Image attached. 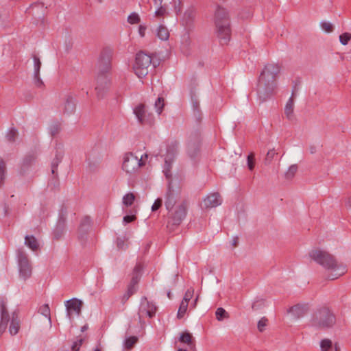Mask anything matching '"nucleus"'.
<instances>
[{
  "label": "nucleus",
  "instance_id": "nucleus-1",
  "mask_svg": "<svg viewBox=\"0 0 351 351\" xmlns=\"http://www.w3.org/2000/svg\"><path fill=\"white\" fill-rule=\"evenodd\" d=\"M308 256L311 261L326 269V277L329 280L337 279L347 271L346 265L343 263L338 262L332 254L326 250L313 248L308 252Z\"/></svg>",
  "mask_w": 351,
  "mask_h": 351
},
{
  "label": "nucleus",
  "instance_id": "nucleus-3",
  "mask_svg": "<svg viewBox=\"0 0 351 351\" xmlns=\"http://www.w3.org/2000/svg\"><path fill=\"white\" fill-rule=\"evenodd\" d=\"M147 159V154H144L138 158L132 152H127L123 157L122 169L130 176H135L139 173L141 167L145 165Z\"/></svg>",
  "mask_w": 351,
  "mask_h": 351
},
{
  "label": "nucleus",
  "instance_id": "nucleus-50",
  "mask_svg": "<svg viewBox=\"0 0 351 351\" xmlns=\"http://www.w3.org/2000/svg\"><path fill=\"white\" fill-rule=\"evenodd\" d=\"M238 242H239V239L238 238H234L232 241V245L233 247H235L237 246V244H238Z\"/></svg>",
  "mask_w": 351,
  "mask_h": 351
},
{
  "label": "nucleus",
  "instance_id": "nucleus-44",
  "mask_svg": "<svg viewBox=\"0 0 351 351\" xmlns=\"http://www.w3.org/2000/svg\"><path fill=\"white\" fill-rule=\"evenodd\" d=\"M162 199L160 198H158L155 202L154 203V204L152 205V211H156L158 209H159V208L162 205Z\"/></svg>",
  "mask_w": 351,
  "mask_h": 351
},
{
  "label": "nucleus",
  "instance_id": "nucleus-37",
  "mask_svg": "<svg viewBox=\"0 0 351 351\" xmlns=\"http://www.w3.org/2000/svg\"><path fill=\"white\" fill-rule=\"evenodd\" d=\"M41 313L51 322L50 309L47 304L42 306L40 308Z\"/></svg>",
  "mask_w": 351,
  "mask_h": 351
},
{
  "label": "nucleus",
  "instance_id": "nucleus-25",
  "mask_svg": "<svg viewBox=\"0 0 351 351\" xmlns=\"http://www.w3.org/2000/svg\"><path fill=\"white\" fill-rule=\"evenodd\" d=\"M154 3L156 5L159 6V8L155 12V16L158 18L163 16L166 13V9L160 5L162 3V0H154Z\"/></svg>",
  "mask_w": 351,
  "mask_h": 351
},
{
  "label": "nucleus",
  "instance_id": "nucleus-23",
  "mask_svg": "<svg viewBox=\"0 0 351 351\" xmlns=\"http://www.w3.org/2000/svg\"><path fill=\"white\" fill-rule=\"evenodd\" d=\"M176 203V198L174 195L171 191H169L167 193V197L165 201V206L167 210H171Z\"/></svg>",
  "mask_w": 351,
  "mask_h": 351
},
{
  "label": "nucleus",
  "instance_id": "nucleus-19",
  "mask_svg": "<svg viewBox=\"0 0 351 351\" xmlns=\"http://www.w3.org/2000/svg\"><path fill=\"white\" fill-rule=\"evenodd\" d=\"M156 36L161 40L166 41L169 38V32L167 27L163 25H160L155 30Z\"/></svg>",
  "mask_w": 351,
  "mask_h": 351
},
{
  "label": "nucleus",
  "instance_id": "nucleus-6",
  "mask_svg": "<svg viewBox=\"0 0 351 351\" xmlns=\"http://www.w3.org/2000/svg\"><path fill=\"white\" fill-rule=\"evenodd\" d=\"M335 323V317L327 308H322L315 314L314 324L321 328H329Z\"/></svg>",
  "mask_w": 351,
  "mask_h": 351
},
{
  "label": "nucleus",
  "instance_id": "nucleus-38",
  "mask_svg": "<svg viewBox=\"0 0 351 351\" xmlns=\"http://www.w3.org/2000/svg\"><path fill=\"white\" fill-rule=\"evenodd\" d=\"M247 167L250 171H252L255 167V158L253 153L247 156Z\"/></svg>",
  "mask_w": 351,
  "mask_h": 351
},
{
  "label": "nucleus",
  "instance_id": "nucleus-14",
  "mask_svg": "<svg viewBox=\"0 0 351 351\" xmlns=\"http://www.w3.org/2000/svg\"><path fill=\"white\" fill-rule=\"evenodd\" d=\"M222 202L219 193H213L207 195L201 204L202 208H211L220 205Z\"/></svg>",
  "mask_w": 351,
  "mask_h": 351
},
{
  "label": "nucleus",
  "instance_id": "nucleus-36",
  "mask_svg": "<svg viewBox=\"0 0 351 351\" xmlns=\"http://www.w3.org/2000/svg\"><path fill=\"white\" fill-rule=\"evenodd\" d=\"M138 339L136 337H130L125 340V346L128 349L132 348L134 344L137 342Z\"/></svg>",
  "mask_w": 351,
  "mask_h": 351
},
{
  "label": "nucleus",
  "instance_id": "nucleus-22",
  "mask_svg": "<svg viewBox=\"0 0 351 351\" xmlns=\"http://www.w3.org/2000/svg\"><path fill=\"white\" fill-rule=\"evenodd\" d=\"M25 245L33 251L37 250L39 247L37 240L33 236L25 237Z\"/></svg>",
  "mask_w": 351,
  "mask_h": 351
},
{
  "label": "nucleus",
  "instance_id": "nucleus-5",
  "mask_svg": "<svg viewBox=\"0 0 351 351\" xmlns=\"http://www.w3.org/2000/svg\"><path fill=\"white\" fill-rule=\"evenodd\" d=\"M152 59V57L144 53L138 52L136 55V58L132 66L134 73L138 78L145 77L149 71Z\"/></svg>",
  "mask_w": 351,
  "mask_h": 351
},
{
  "label": "nucleus",
  "instance_id": "nucleus-40",
  "mask_svg": "<svg viewBox=\"0 0 351 351\" xmlns=\"http://www.w3.org/2000/svg\"><path fill=\"white\" fill-rule=\"evenodd\" d=\"M194 294V289L193 288H189L186 291L184 296L183 298L182 302H185L189 303V301L191 300Z\"/></svg>",
  "mask_w": 351,
  "mask_h": 351
},
{
  "label": "nucleus",
  "instance_id": "nucleus-51",
  "mask_svg": "<svg viewBox=\"0 0 351 351\" xmlns=\"http://www.w3.org/2000/svg\"><path fill=\"white\" fill-rule=\"evenodd\" d=\"M334 350H335V351H340V347L339 346V345L337 343H335L334 345Z\"/></svg>",
  "mask_w": 351,
  "mask_h": 351
},
{
  "label": "nucleus",
  "instance_id": "nucleus-39",
  "mask_svg": "<svg viewBox=\"0 0 351 351\" xmlns=\"http://www.w3.org/2000/svg\"><path fill=\"white\" fill-rule=\"evenodd\" d=\"M5 165L3 160H0V186L3 184L5 178Z\"/></svg>",
  "mask_w": 351,
  "mask_h": 351
},
{
  "label": "nucleus",
  "instance_id": "nucleus-16",
  "mask_svg": "<svg viewBox=\"0 0 351 351\" xmlns=\"http://www.w3.org/2000/svg\"><path fill=\"white\" fill-rule=\"evenodd\" d=\"M34 83H35V85L37 86V87H42L43 85V81L41 80L40 77V75H39V73H40V67H41V62L39 59L38 57H37L36 56H34Z\"/></svg>",
  "mask_w": 351,
  "mask_h": 351
},
{
  "label": "nucleus",
  "instance_id": "nucleus-43",
  "mask_svg": "<svg viewBox=\"0 0 351 351\" xmlns=\"http://www.w3.org/2000/svg\"><path fill=\"white\" fill-rule=\"evenodd\" d=\"M276 152L274 149H271L269 150L266 155V158H265L266 161H267L269 162H271L273 160V158H274V156H276Z\"/></svg>",
  "mask_w": 351,
  "mask_h": 351
},
{
  "label": "nucleus",
  "instance_id": "nucleus-10",
  "mask_svg": "<svg viewBox=\"0 0 351 351\" xmlns=\"http://www.w3.org/2000/svg\"><path fill=\"white\" fill-rule=\"evenodd\" d=\"M156 306L152 302L147 300L146 298H143L141 300V304L138 309V318L139 321L145 317H152L156 312Z\"/></svg>",
  "mask_w": 351,
  "mask_h": 351
},
{
  "label": "nucleus",
  "instance_id": "nucleus-2",
  "mask_svg": "<svg viewBox=\"0 0 351 351\" xmlns=\"http://www.w3.org/2000/svg\"><path fill=\"white\" fill-rule=\"evenodd\" d=\"M280 69V64L275 62H269L264 66L258 84L259 97L263 101L276 93L277 78Z\"/></svg>",
  "mask_w": 351,
  "mask_h": 351
},
{
  "label": "nucleus",
  "instance_id": "nucleus-17",
  "mask_svg": "<svg viewBox=\"0 0 351 351\" xmlns=\"http://www.w3.org/2000/svg\"><path fill=\"white\" fill-rule=\"evenodd\" d=\"M1 317L0 322V336L5 332L8 322L9 319V315L4 304L1 305Z\"/></svg>",
  "mask_w": 351,
  "mask_h": 351
},
{
  "label": "nucleus",
  "instance_id": "nucleus-26",
  "mask_svg": "<svg viewBox=\"0 0 351 351\" xmlns=\"http://www.w3.org/2000/svg\"><path fill=\"white\" fill-rule=\"evenodd\" d=\"M180 341L182 343H186L189 346L192 344L193 337L192 335L188 332H184L182 333L180 337Z\"/></svg>",
  "mask_w": 351,
  "mask_h": 351
},
{
  "label": "nucleus",
  "instance_id": "nucleus-48",
  "mask_svg": "<svg viewBox=\"0 0 351 351\" xmlns=\"http://www.w3.org/2000/svg\"><path fill=\"white\" fill-rule=\"evenodd\" d=\"M188 17L189 19H192L193 17V14L192 12H186L184 13V18Z\"/></svg>",
  "mask_w": 351,
  "mask_h": 351
},
{
  "label": "nucleus",
  "instance_id": "nucleus-53",
  "mask_svg": "<svg viewBox=\"0 0 351 351\" xmlns=\"http://www.w3.org/2000/svg\"><path fill=\"white\" fill-rule=\"evenodd\" d=\"M57 157L58 158V160H61L62 157V152H60L58 155H57Z\"/></svg>",
  "mask_w": 351,
  "mask_h": 351
},
{
  "label": "nucleus",
  "instance_id": "nucleus-29",
  "mask_svg": "<svg viewBox=\"0 0 351 351\" xmlns=\"http://www.w3.org/2000/svg\"><path fill=\"white\" fill-rule=\"evenodd\" d=\"M127 21L131 25L138 24L141 22V17L136 12H132L128 16Z\"/></svg>",
  "mask_w": 351,
  "mask_h": 351
},
{
  "label": "nucleus",
  "instance_id": "nucleus-45",
  "mask_svg": "<svg viewBox=\"0 0 351 351\" xmlns=\"http://www.w3.org/2000/svg\"><path fill=\"white\" fill-rule=\"evenodd\" d=\"M136 219V217L135 215H126L123 217V221L125 223H128L134 221Z\"/></svg>",
  "mask_w": 351,
  "mask_h": 351
},
{
  "label": "nucleus",
  "instance_id": "nucleus-35",
  "mask_svg": "<svg viewBox=\"0 0 351 351\" xmlns=\"http://www.w3.org/2000/svg\"><path fill=\"white\" fill-rule=\"evenodd\" d=\"M75 110V104L71 101H67L64 104V112L66 114L72 113Z\"/></svg>",
  "mask_w": 351,
  "mask_h": 351
},
{
  "label": "nucleus",
  "instance_id": "nucleus-31",
  "mask_svg": "<svg viewBox=\"0 0 351 351\" xmlns=\"http://www.w3.org/2000/svg\"><path fill=\"white\" fill-rule=\"evenodd\" d=\"M298 171V167L295 165H293L289 167L287 171L285 173V176L287 179H291L294 177L295 174Z\"/></svg>",
  "mask_w": 351,
  "mask_h": 351
},
{
  "label": "nucleus",
  "instance_id": "nucleus-34",
  "mask_svg": "<svg viewBox=\"0 0 351 351\" xmlns=\"http://www.w3.org/2000/svg\"><path fill=\"white\" fill-rule=\"evenodd\" d=\"M18 136V132L14 129H11L6 135V138L9 142H14Z\"/></svg>",
  "mask_w": 351,
  "mask_h": 351
},
{
  "label": "nucleus",
  "instance_id": "nucleus-47",
  "mask_svg": "<svg viewBox=\"0 0 351 351\" xmlns=\"http://www.w3.org/2000/svg\"><path fill=\"white\" fill-rule=\"evenodd\" d=\"M146 27L145 25H139L138 27V34L141 37H144L145 36Z\"/></svg>",
  "mask_w": 351,
  "mask_h": 351
},
{
  "label": "nucleus",
  "instance_id": "nucleus-28",
  "mask_svg": "<svg viewBox=\"0 0 351 351\" xmlns=\"http://www.w3.org/2000/svg\"><path fill=\"white\" fill-rule=\"evenodd\" d=\"M164 106L165 99L163 97H159L154 104V107L158 114H160L162 113Z\"/></svg>",
  "mask_w": 351,
  "mask_h": 351
},
{
  "label": "nucleus",
  "instance_id": "nucleus-42",
  "mask_svg": "<svg viewBox=\"0 0 351 351\" xmlns=\"http://www.w3.org/2000/svg\"><path fill=\"white\" fill-rule=\"evenodd\" d=\"M268 319L266 317H262L258 322V329L260 332L265 330V326L267 325Z\"/></svg>",
  "mask_w": 351,
  "mask_h": 351
},
{
  "label": "nucleus",
  "instance_id": "nucleus-54",
  "mask_svg": "<svg viewBox=\"0 0 351 351\" xmlns=\"http://www.w3.org/2000/svg\"><path fill=\"white\" fill-rule=\"evenodd\" d=\"M95 351H101L100 348H96Z\"/></svg>",
  "mask_w": 351,
  "mask_h": 351
},
{
  "label": "nucleus",
  "instance_id": "nucleus-30",
  "mask_svg": "<svg viewBox=\"0 0 351 351\" xmlns=\"http://www.w3.org/2000/svg\"><path fill=\"white\" fill-rule=\"evenodd\" d=\"M332 346V341L328 339H323L320 343V347L322 351H329Z\"/></svg>",
  "mask_w": 351,
  "mask_h": 351
},
{
  "label": "nucleus",
  "instance_id": "nucleus-13",
  "mask_svg": "<svg viewBox=\"0 0 351 351\" xmlns=\"http://www.w3.org/2000/svg\"><path fill=\"white\" fill-rule=\"evenodd\" d=\"M112 57V53L110 50H104L101 52L98 63L99 72L106 73L110 71Z\"/></svg>",
  "mask_w": 351,
  "mask_h": 351
},
{
  "label": "nucleus",
  "instance_id": "nucleus-32",
  "mask_svg": "<svg viewBox=\"0 0 351 351\" xmlns=\"http://www.w3.org/2000/svg\"><path fill=\"white\" fill-rule=\"evenodd\" d=\"M351 40V34L348 32L343 33L339 36V41L343 45H346Z\"/></svg>",
  "mask_w": 351,
  "mask_h": 351
},
{
  "label": "nucleus",
  "instance_id": "nucleus-4",
  "mask_svg": "<svg viewBox=\"0 0 351 351\" xmlns=\"http://www.w3.org/2000/svg\"><path fill=\"white\" fill-rule=\"evenodd\" d=\"M215 24L218 37L226 42L230 36V25L228 12L218 7L215 14Z\"/></svg>",
  "mask_w": 351,
  "mask_h": 351
},
{
  "label": "nucleus",
  "instance_id": "nucleus-8",
  "mask_svg": "<svg viewBox=\"0 0 351 351\" xmlns=\"http://www.w3.org/2000/svg\"><path fill=\"white\" fill-rule=\"evenodd\" d=\"M19 274L21 277L23 279H27L32 275V267L30 262L27 258V254L23 250H18L17 252Z\"/></svg>",
  "mask_w": 351,
  "mask_h": 351
},
{
  "label": "nucleus",
  "instance_id": "nucleus-41",
  "mask_svg": "<svg viewBox=\"0 0 351 351\" xmlns=\"http://www.w3.org/2000/svg\"><path fill=\"white\" fill-rule=\"evenodd\" d=\"M321 27H322V29L327 33H330L334 29V27H333L332 24H331L329 22L322 23L321 24Z\"/></svg>",
  "mask_w": 351,
  "mask_h": 351
},
{
  "label": "nucleus",
  "instance_id": "nucleus-12",
  "mask_svg": "<svg viewBox=\"0 0 351 351\" xmlns=\"http://www.w3.org/2000/svg\"><path fill=\"white\" fill-rule=\"evenodd\" d=\"M82 306V301L77 298H73L65 302V306L69 318L71 319L75 316H79L81 313Z\"/></svg>",
  "mask_w": 351,
  "mask_h": 351
},
{
  "label": "nucleus",
  "instance_id": "nucleus-9",
  "mask_svg": "<svg viewBox=\"0 0 351 351\" xmlns=\"http://www.w3.org/2000/svg\"><path fill=\"white\" fill-rule=\"evenodd\" d=\"M178 150V143L176 142H171L167 145L166 154L165 156V167L163 172L166 177L169 178L171 177L170 167Z\"/></svg>",
  "mask_w": 351,
  "mask_h": 351
},
{
  "label": "nucleus",
  "instance_id": "nucleus-7",
  "mask_svg": "<svg viewBox=\"0 0 351 351\" xmlns=\"http://www.w3.org/2000/svg\"><path fill=\"white\" fill-rule=\"evenodd\" d=\"M134 113L140 123L148 125H152L154 123V117L147 111L145 104H138L134 108Z\"/></svg>",
  "mask_w": 351,
  "mask_h": 351
},
{
  "label": "nucleus",
  "instance_id": "nucleus-24",
  "mask_svg": "<svg viewBox=\"0 0 351 351\" xmlns=\"http://www.w3.org/2000/svg\"><path fill=\"white\" fill-rule=\"evenodd\" d=\"M188 306L189 303L182 301L181 302L177 314V317L178 319H181L185 315L188 309Z\"/></svg>",
  "mask_w": 351,
  "mask_h": 351
},
{
  "label": "nucleus",
  "instance_id": "nucleus-27",
  "mask_svg": "<svg viewBox=\"0 0 351 351\" xmlns=\"http://www.w3.org/2000/svg\"><path fill=\"white\" fill-rule=\"evenodd\" d=\"M216 319L218 321H222L223 319L229 317L228 313L223 308H218L215 312Z\"/></svg>",
  "mask_w": 351,
  "mask_h": 351
},
{
  "label": "nucleus",
  "instance_id": "nucleus-52",
  "mask_svg": "<svg viewBox=\"0 0 351 351\" xmlns=\"http://www.w3.org/2000/svg\"><path fill=\"white\" fill-rule=\"evenodd\" d=\"M197 300H198V296L195 298V300L194 301V303L193 304V308H195L196 306Z\"/></svg>",
  "mask_w": 351,
  "mask_h": 351
},
{
  "label": "nucleus",
  "instance_id": "nucleus-33",
  "mask_svg": "<svg viewBox=\"0 0 351 351\" xmlns=\"http://www.w3.org/2000/svg\"><path fill=\"white\" fill-rule=\"evenodd\" d=\"M61 130V126L59 123H54L51 125L49 128L50 134L52 136H55L60 133Z\"/></svg>",
  "mask_w": 351,
  "mask_h": 351
},
{
  "label": "nucleus",
  "instance_id": "nucleus-20",
  "mask_svg": "<svg viewBox=\"0 0 351 351\" xmlns=\"http://www.w3.org/2000/svg\"><path fill=\"white\" fill-rule=\"evenodd\" d=\"M294 101L293 98L291 97L286 104L285 108V114L287 118L289 120H292L294 117Z\"/></svg>",
  "mask_w": 351,
  "mask_h": 351
},
{
  "label": "nucleus",
  "instance_id": "nucleus-18",
  "mask_svg": "<svg viewBox=\"0 0 351 351\" xmlns=\"http://www.w3.org/2000/svg\"><path fill=\"white\" fill-rule=\"evenodd\" d=\"M21 322L19 317L16 313H13L11 322L9 326V332L11 335H16L20 329Z\"/></svg>",
  "mask_w": 351,
  "mask_h": 351
},
{
  "label": "nucleus",
  "instance_id": "nucleus-15",
  "mask_svg": "<svg viewBox=\"0 0 351 351\" xmlns=\"http://www.w3.org/2000/svg\"><path fill=\"white\" fill-rule=\"evenodd\" d=\"M187 211V204L186 202H182L178 204L173 213L172 219L175 224H179L186 217Z\"/></svg>",
  "mask_w": 351,
  "mask_h": 351
},
{
  "label": "nucleus",
  "instance_id": "nucleus-11",
  "mask_svg": "<svg viewBox=\"0 0 351 351\" xmlns=\"http://www.w3.org/2000/svg\"><path fill=\"white\" fill-rule=\"evenodd\" d=\"M142 267L140 265H138L135 267L134 269V276L131 280L130 285L127 289L125 293L123 295L121 298L122 303H125L129 298L134 294L136 291V285L138 284L139 280V273L141 272Z\"/></svg>",
  "mask_w": 351,
  "mask_h": 351
},
{
  "label": "nucleus",
  "instance_id": "nucleus-46",
  "mask_svg": "<svg viewBox=\"0 0 351 351\" xmlns=\"http://www.w3.org/2000/svg\"><path fill=\"white\" fill-rule=\"evenodd\" d=\"M82 341L83 340L80 339L77 341L74 342L73 345L72 346V350L73 351H78L80 350V346L82 344Z\"/></svg>",
  "mask_w": 351,
  "mask_h": 351
},
{
  "label": "nucleus",
  "instance_id": "nucleus-49",
  "mask_svg": "<svg viewBox=\"0 0 351 351\" xmlns=\"http://www.w3.org/2000/svg\"><path fill=\"white\" fill-rule=\"evenodd\" d=\"M300 308V306L299 305H296V306H294L293 307H291V312L295 313L297 312L298 310H299Z\"/></svg>",
  "mask_w": 351,
  "mask_h": 351
},
{
  "label": "nucleus",
  "instance_id": "nucleus-21",
  "mask_svg": "<svg viewBox=\"0 0 351 351\" xmlns=\"http://www.w3.org/2000/svg\"><path fill=\"white\" fill-rule=\"evenodd\" d=\"M136 197V195L134 193H127L125 195H123L122 198L123 205L125 207L131 206L134 204Z\"/></svg>",
  "mask_w": 351,
  "mask_h": 351
}]
</instances>
